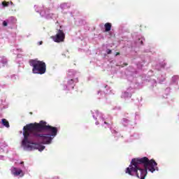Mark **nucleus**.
I'll use <instances>...</instances> for the list:
<instances>
[{"mask_svg":"<svg viewBox=\"0 0 179 179\" xmlns=\"http://www.w3.org/2000/svg\"><path fill=\"white\" fill-rule=\"evenodd\" d=\"M43 45V41H41L38 42V45Z\"/></svg>","mask_w":179,"mask_h":179,"instance_id":"nucleus-14","label":"nucleus"},{"mask_svg":"<svg viewBox=\"0 0 179 179\" xmlns=\"http://www.w3.org/2000/svg\"><path fill=\"white\" fill-rule=\"evenodd\" d=\"M24 129L27 131H47L50 134V136H57L58 129L52 126L47 125V122L41 120L39 123H30L24 126Z\"/></svg>","mask_w":179,"mask_h":179,"instance_id":"nucleus-3","label":"nucleus"},{"mask_svg":"<svg viewBox=\"0 0 179 179\" xmlns=\"http://www.w3.org/2000/svg\"><path fill=\"white\" fill-rule=\"evenodd\" d=\"M29 114H31H31H33V113L30 112V113H29Z\"/></svg>","mask_w":179,"mask_h":179,"instance_id":"nucleus-21","label":"nucleus"},{"mask_svg":"<svg viewBox=\"0 0 179 179\" xmlns=\"http://www.w3.org/2000/svg\"><path fill=\"white\" fill-rule=\"evenodd\" d=\"M41 131L38 130H27L23 127V136L24 138L22 140V145L27 148V149H30L33 150V149H38L39 152H43V150L45 149V146L41 145L38 143H34L31 141H33V138H39L38 141H41V143L43 145H50L52 141V138L50 134H40Z\"/></svg>","mask_w":179,"mask_h":179,"instance_id":"nucleus-2","label":"nucleus"},{"mask_svg":"<svg viewBox=\"0 0 179 179\" xmlns=\"http://www.w3.org/2000/svg\"><path fill=\"white\" fill-rule=\"evenodd\" d=\"M120 55V53L119 52H116L115 55L117 56V55Z\"/></svg>","mask_w":179,"mask_h":179,"instance_id":"nucleus-15","label":"nucleus"},{"mask_svg":"<svg viewBox=\"0 0 179 179\" xmlns=\"http://www.w3.org/2000/svg\"><path fill=\"white\" fill-rule=\"evenodd\" d=\"M3 27H6V26H8V21H3Z\"/></svg>","mask_w":179,"mask_h":179,"instance_id":"nucleus-10","label":"nucleus"},{"mask_svg":"<svg viewBox=\"0 0 179 179\" xmlns=\"http://www.w3.org/2000/svg\"><path fill=\"white\" fill-rule=\"evenodd\" d=\"M111 23L110 22H106L104 24V27H105V31H110V30H111Z\"/></svg>","mask_w":179,"mask_h":179,"instance_id":"nucleus-7","label":"nucleus"},{"mask_svg":"<svg viewBox=\"0 0 179 179\" xmlns=\"http://www.w3.org/2000/svg\"><path fill=\"white\" fill-rule=\"evenodd\" d=\"M1 123L4 127H6V128H9V122L6 119H2Z\"/></svg>","mask_w":179,"mask_h":179,"instance_id":"nucleus-8","label":"nucleus"},{"mask_svg":"<svg viewBox=\"0 0 179 179\" xmlns=\"http://www.w3.org/2000/svg\"><path fill=\"white\" fill-rule=\"evenodd\" d=\"M55 43H62L65 40V33L63 30L59 29L55 36H51Z\"/></svg>","mask_w":179,"mask_h":179,"instance_id":"nucleus-5","label":"nucleus"},{"mask_svg":"<svg viewBox=\"0 0 179 179\" xmlns=\"http://www.w3.org/2000/svg\"><path fill=\"white\" fill-rule=\"evenodd\" d=\"M138 41H139L140 44H141V45H143V41L138 39Z\"/></svg>","mask_w":179,"mask_h":179,"instance_id":"nucleus-13","label":"nucleus"},{"mask_svg":"<svg viewBox=\"0 0 179 179\" xmlns=\"http://www.w3.org/2000/svg\"><path fill=\"white\" fill-rule=\"evenodd\" d=\"M9 1H3V2H2V6L4 7V8H6V7H8V6H9Z\"/></svg>","mask_w":179,"mask_h":179,"instance_id":"nucleus-9","label":"nucleus"},{"mask_svg":"<svg viewBox=\"0 0 179 179\" xmlns=\"http://www.w3.org/2000/svg\"><path fill=\"white\" fill-rule=\"evenodd\" d=\"M11 173L13 175H14L15 177H17V176H20V177H23L24 174H23V171L22 169H17L16 167H13L11 170Z\"/></svg>","mask_w":179,"mask_h":179,"instance_id":"nucleus-6","label":"nucleus"},{"mask_svg":"<svg viewBox=\"0 0 179 179\" xmlns=\"http://www.w3.org/2000/svg\"><path fill=\"white\" fill-rule=\"evenodd\" d=\"M125 65L127 66V65H128V64H125Z\"/></svg>","mask_w":179,"mask_h":179,"instance_id":"nucleus-22","label":"nucleus"},{"mask_svg":"<svg viewBox=\"0 0 179 179\" xmlns=\"http://www.w3.org/2000/svg\"><path fill=\"white\" fill-rule=\"evenodd\" d=\"M96 125H99V122H96Z\"/></svg>","mask_w":179,"mask_h":179,"instance_id":"nucleus-20","label":"nucleus"},{"mask_svg":"<svg viewBox=\"0 0 179 179\" xmlns=\"http://www.w3.org/2000/svg\"><path fill=\"white\" fill-rule=\"evenodd\" d=\"M20 164H24V162H21Z\"/></svg>","mask_w":179,"mask_h":179,"instance_id":"nucleus-18","label":"nucleus"},{"mask_svg":"<svg viewBox=\"0 0 179 179\" xmlns=\"http://www.w3.org/2000/svg\"><path fill=\"white\" fill-rule=\"evenodd\" d=\"M148 171L155 173L157 168V163L155 159L149 160V158L144 157L142 158H134L131 164L125 170L126 174L129 176H136L139 179H145Z\"/></svg>","mask_w":179,"mask_h":179,"instance_id":"nucleus-1","label":"nucleus"},{"mask_svg":"<svg viewBox=\"0 0 179 179\" xmlns=\"http://www.w3.org/2000/svg\"><path fill=\"white\" fill-rule=\"evenodd\" d=\"M73 83V79L70 80V83Z\"/></svg>","mask_w":179,"mask_h":179,"instance_id":"nucleus-16","label":"nucleus"},{"mask_svg":"<svg viewBox=\"0 0 179 179\" xmlns=\"http://www.w3.org/2000/svg\"><path fill=\"white\" fill-rule=\"evenodd\" d=\"M106 52H107V54H111L112 51H111V50L108 49V50H106Z\"/></svg>","mask_w":179,"mask_h":179,"instance_id":"nucleus-12","label":"nucleus"},{"mask_svg":"<svg viewBox=\"0 0 179 179\" xmlns=\"http://www.w3.org/2000/svg\"><path fill=\"white\" fill-rule=\"evenodd\" d=\"M104 124H106V125H109L108 122H104Z\"/></svg>","mask_w":179,"mask_h":179,"instance_id":"nucleus-17","label":"nucleus"},{"mask_svg":"<svg viewBox=\"0 0 179 179\" xmlns=\"http://www.w3.org/2000/svg\"><path fill=\"white\" fill-rule=\"evenodd\" d=\"M3 61L2 62L3 64H8V60L6 59H3Z\"/></svg>","mask_w":179,"mask_h":179,"instance_id":"nucleus-11","label":"nucleus"},{"mask_svg":"<svg viewBox=\"0 0 179 179\" xmlns=\"http://www.w3.org/2000/svg\"><path fill=\"white\" fill-rule=\"evenodd\" d=\"M10 5H13V2L10 1Z\"/></svg>","mask_w":179,"mask_h":179,"instance_id":"nucleus-19","label":"nucleus"},{"mask_svg":"<svg viewBox=\"0 0 179 179\" xmlns=\"http://www.w3.org/2000/svg\"><path fill=\"white\" fill-rule=\"evenodd\" d=\"M30 66H32V73L38 75H44L47 71L45 62L40 61L38 59H30L29 61Z\"/></svg>","mask_w":179,"mask_h":179,"instance_id":"nucleus-4","label":"nucleus"}]
</instances>
